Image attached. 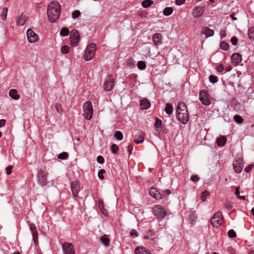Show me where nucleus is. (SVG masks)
<instances>
[{
	"mask_svg": "<svg viewBox=\"0 0 254 254\" xmlns=\"http://www.w3.org/2000/svg\"><path fill=\"white\" fill-rule=\"evenodd\" d=\"M61 13V6L55 1H51L47 7V16L51 23H55L59 19Z\"/></svg>",
	"mask_w": 254,
	"mask_h": 254,
	"instance_id": "1",
	"label": "nucleus"
},
{
	"mask_svg": "<svg viewBox=\"0 0 254 254\" xmlns=\"http://www.w3.org/2000/svg\"><path fill=\"white\" fill-rule=\"evenodd\" d=\"M177 118L183 124H186L189 120V116L187 107L184 103H179L177 107Z\"/></svg>",
	"mask_w": 254,
	"mask_h": 254,
	"instance_id": "2",
	"label": "nucleus"
},
{
	"mask_svg": "<svg viewBox=\"0 0 254 254\" xmlns=\"http://www.w3.org/2000/svg\"><path fill=\"white\" fill-rule=\"evenodd\" d=\"M153 213L159 221H161L167 215L165 208L160 205H156L153 207Z\"/></svg>",
	"mask_w": 254,
	"mask_h": 254,
	"instance_id": "3",
	"label": "nucleus"
},
{
	"mask_svg": "<svg viewBox=\"0 0 254 254\" xmlns=\"http://www.w3.org/2000/svg\"><path fill=\"white\" fill-rule=\"evenodd\" d=\"M96 46L94 43L89 44L86 48L83 59L85 61L91 60L95 56Z\"/></svg>",
	"mask_w": 254,
	"mask_h": 254,
	"instance_id": "4",
	"label": "nucleus"
},
{
	"mask_svg": "<svg viewBox=\"0 0 254 254\" xmlns=\"http://www.w3.org/2000/svg\"><path fill=\"white\" fill-rule=\"evenodd\" d=\"M83 116H84L87 120H90L93 115V108L91 102L87 101L83 104Z\"/></svg>",
	"mask_w": 254,
	"mask_h": 254,
	"instance_id": "5",
	"label": "nucleus"
},
{
	"mask_svg": "<svg viewBox=\"0 0 254 254\" xmlns=\"http://www.w3.org/2000/svg\"><path fill=\"white\" fill-rule=\"evenodd\" d=\"M48 173L39 169L38 171L37 174V181L38 183L42 187H46L48 186V181L47 180Z\"/></svg>",
	"mask_w": 254,
	"mask_h": 254,
	"instance_id": "6",
	"label": "nucleus"
},
{
	"mask_svg": "<svg viewBox=\"0 0 254 254\" xmlns=\"http://www.w3.org/2000/svg\"><path fill=\"white\" fill-rule=\"evenodd\" d=\"M115 85V80L112 75H108L103 84V89L106 91H110Z\"/></svg>",
	"mask_w": 254,
	"mask_h": 254,
	"instance_id": "7",
	"label": "nucleus"
},
{
	"mask_svg": "<svg viewBox=\"0 0 254 254\" xmlns=\"http://www.w3.org/2000/svg\"><path fill=\"white\" fill-rule=\"evenodd\" d=\"M222 215L221 212L215 213L212 218L210 219V222L214 227H218L222 223Z\"/></svg>",
	"mask_w": 254,
	"mask_h": 254,
	"instance_id": "8",
	"label": "nucleus"
},
{
	"mask_svg": "<svg viewBox=\"0 0 254 254\" xmlns=\"http://www.w3.org/2000/svg\"><path fill=\"white\" fill-rule=\"evenodd\" d=\"M71 44L73 47H76L79 41L80 37L78 31L76 29L71 30L70 34Z\"/></svg>",
	"mask_w": 254,
	"mask_h": 254,
	"instance_id": "9",
	"label": "nucleus"
},
{
	"mask_svg": "<svg viewBox=\"0 0 254 254\" xmlns=\"http://www.w3.org/2000/svg\"><path fill=\"white\" fill-rule=\"evenodd\" d=\"M199 96V100L203 105L208 106L210 104L211 101L209 96L206 91L204 90L200 91Z\"/></svg>",
	"mask_w": 254,
	"mask_h": 254,
	"instance_id": "10",
	"label": "nucleus"
},
{
	"mask_svg": "<svg viewBox=\"0 0 254 254\" xmlns=\"http://www.w3.org/2000/svg\"><path fill=\"white\" fill-rule=\"evenodd\" d=\"M204 10L205 5L204 3H201L193 9L192 12L193 16L195 18L199 17L203 13Z\"/></svg>",
	"mask_w": 254,
	"mask_h": 254,
	"instance_id": "11",
	"label": "nucleus"
},
{
	"mask_svg": "<svg viewBox=\"0 0 254 254\" xmlns=\"http://www.w3.org/2000/svg\"><path fill=\"white\" fill-rule=\"evenodd\" d=\"M64 254H75L73 245L69 243H64L62 245Z\"/></svg>",
	"mask_w": 254,
	"mask_h": 254,
	"instance_id": "12",
	"label": "nucleus"
},
{
	"mask_svg": "<svg viewBox=\"0 0 254 254\" xmlns=\"http://www.w3.org/2000/svg\"><path fill=\"white\" fill-rule=\"evenodd\" d=\"M70 188L72 195L74 197H76L80 190V184L79 182L78 181L72 182L70 184Z\"/></svg>",
	"mask_w": 254,
	"mask_h": 254,
	"instance_id": "13",
	"label": "nucleus"
},
{
	"mask_svg": "<svg viewBox=\"0 0 254 254\" xmlns=\"http://www.w3.org/2000/svg\"><path fill=\"white\" fill-rule=\"evenodd\" d=\"M26 34L29 42L32 43L38 41V36L31 29H28Z\"/></svg>",
	"mask_w": 254,
	"mask_h": 254,
	"instance_id": "14",
	"label": "nucleus"
},
{
	"mask_svg": "<svg viewBox=\"0 0 254 254\" xmlns=\"http://www.w3.org/2000/svg\"><path fill=\"white\" fill-rule=\"evenodd\" d=\"M30 229L32 234L33 242L37 244L38 243V232L35 225L31 223L30 224Z\"/></svg>",
	"mask_w": 254,
	"mask_h": 254,
	"instance_id": "15",
	"label": "nucleus"
},
{
	"mask_svg": "<svg viewBox=\"0 0 254 254\" xmlns=\"http://www.w3.org/2000/svg\"><path fill=\"white\" fill-rule=\"evenodd\" d=\"M231 60L233 64L236 66L241 62L242 56L240 54L236 53L232 55Z\"/></svg>",
	"mask_w": 254,
	"mask_h": 254,
	"instance_id": "16",
	"label": "nucleus"
},
{
	"mask_svg": "<svg viewBox=\"0 0 254 254\" xmlns=\"http://www.w3.org/2000/svg\"><path fill=\"white\" fill-rule=\"evenodd\" d=\"M149 193L156 199L160 200L162 198V195L155 188H151L149 190Z\"/></svg>",
	"mask_w": 254,
	"mask_h": 254,
	"instance_id": "17",
	"label": "nucleus"
},
{
	"mask_svg": "<svg viewBox=\"0 0 254 254\" xmlns=\"http://www.w3.org/2000/svg\"><path fill=\"white\" fill-rule=\"evenodd\" d=\"M154 126L156 131L160 134L162 130V121L159 118H156Z\"/></svg>",
	"mask_w": 254,
	"mask_h": 254,
	"instance_id": "18",
	"label": "nucleus"
},
{
	"mask_svg": "<svg viewBox=\"0 0 254 254\" xmlns=\"http://www.w3.org/2000/svg\"><path fill=\"white\" fill-rule=\"evenodd\" d=\"M201 33L204 34L206 37H209L213 36L214 32L208 27H204L201 29Z\"/></svg>",
	"mask_w": 254,
	"mask_h": 254,
	"instance_id": "19",
	"label": "nucleus"
},
{
	"mask_svg": "<svg viewBox=\"0 0 254 254\" xmlns=\"http://www.w3.org/2000/svg\"><path fill=\"white\" fill-rule=\"evenodd\" d=\"M27 17L22 14L16 19V22L17 26H23L26 22Z\"/></svg>",
	"mask_w": 254,
	"mask_h": 254,
	"instance_id": "20",
	"label": "nucleus"
},
{
	"mask_svg": "<svg viewBox=\"0 0 254 254\" xmlns=\"http://www.w3.org/2000/svg\"><path fill=\"white\" fill-rule=\"evenodd\" d=\"M140 106L142 110H146L150 107V103L147 99H143L140 100Z\"/></svg>",
	"mask_w": 254,
	"mask_h": 254,
	"instance_id": "21",
	"label": "nucleus"
},
{
	"mask_svg": "<svg viewBox=\"0 0 254 254\" xmlns=\"http://www.w3.org/2000/svg\"><path fill=\"white\" fill-rule=\"evenodd\" d=\"M162 35L160 33H155L153 35L152 40L155 45H159L161 43Z\"/></svg>",
	"mask_w": 254,
	"mask_h": 254,
	"instance_id": "22",
	"label": "nucleus"
},
{
	"mask_svg": "<svg viewBox=\"0 0 254 254\" xmlns=\"http://www.w3.org/2000/svg\"><path fill=\"white\" fill-rule=\"evenodd\" d=\"M134 253L135 254H151L149 251L143 247L136 248Z\"/></svg>",
	"mask_w": 254,
	"mask_h": 254,
	"instance_id": "23",
	"label": "nucleus"
},
{
	"mask_svg": "<svg viewBox=\"0 0 254 254\" xmlns=\"http://www.w3.org/2000/svg\"><path fill=\"white\" fill-rule=\"evenodd\" d=\"M9 95L14 100H18L19 98V95L16 89H10L9 91Z\"/></svg>",
	"mask_w": 254,
	"mask_h": 254,
	"instance_id": "24",
	"label": "nucleus"
},
{
	"mask_svg": "<svg viewBox=\"0 0 254 254\" xmlns=\"http://www.w3.org/2000/svg\"><path fill=\"white\" fill-rule=\"evenodd\" d=\"M226 141L227 139L225 136H220L217 139L216 143L219 146H223L225 144Z\"/></svg>",
	"mask_w": 254,
	"mask_h": 254,
	"instance_id": "25",
	"label": "nucleus"
},
{
	"mask_svg": "<svg viewBox=\"0 0 254 254\" xmlns=\"http://www.w3.org/2000/svg\"><path fill=\"white\" fill-rule=\"evenodd\" d=\"M189 220L190 224L194 225L196 220V216L194 212H192L189 216Z\"/></svg>",
	"mask_w": 254,
	"mask_h": 254,
	"instance_id": "26",
	"label": "nucleus"
},
{
	"mask_svg": "<svg viewBox=\"0 0 254 254\" xmlns=\"http://www.w3.org/2000/svg\"><path fill=\"white\" fill-rule=\"evenodd\" d=\"M244 164L242 163H238L237 165H235L234 166V169L235 172L236 173H240L243 170Z\"/></svg>",
	"mask_w": 254,
	"mask_h": 254,
	"instance_id": "27",
	"label": "nucleus"
},
{
	"mask_svg": "<svg viewBox=\"0 0 254 254\" xmlns=\"http://www.w3.org/2000/svg\"><path fill=\"white\" fill-rule=\"evenodd\" d=\"M173 12V8L172 7H166L163 10V14L166 16L171 15Z\"/></svg>",
	"mask_w": 254,
	"mask_h": 254,
	"instance_id": "28",
	"label": "nucleus"
},
{
	"mask_svg": "<svg viewBox=\"0 0 254 254\" xmlns=\"http://www.w3.org/2000/svg\"><path fill=\"white\" fill-rule=\"evenodd\" d=\"M165 111L166 113L168 114L169 115H170L172 114L173 112V108L171 104L167 103L166 105Z\"/></svg>",
	"mask_w": 254,
	"mask_h": 254,
	"instance_id": "29",
	"label": "nucleus"
},
{
	"mask_svg": "<svg viewBox=\"0 0 254 254\" xmlns=\"http://www.w3.org/2000/svg\"><path fill=\"white\" fill-rule=\"evenodd\" d=\"M248 34L250 39L254 41V27H251L249 29Z\"/></svg>",
	"mask_w": 254,
	"mask_h": 254,
	"instance_id": "30",
	"label": "nucleus"
},
{
	"mask_svg": "<svg viewBox=\"0 0 254 254\" xmlns=\"http://www.w3.org/2000/svg\"><path fill=\"white\" fill-rule=\"evenodd\" d=\"M7 11L8 9L7 7H4L2 9L1 12L0 13V16L3 20H6V19Z\"/></svg>",
	"mask_w": 254,
	"mask_h": 254,
	"instance_id": "31",
	"label": "nucleus"
},
{
	"mask_svg": "<svg viewBox=\"0 0 254 254\" xmlns=\"http://www.w3.org/2000/svg\"><path fill=\"white\" fill-rule=\"evenodd\" d=\"M153 1L151 0H144L142 2V5L144 8H147L151 6Z\"/></svg>",
	"mask_w": 254,
	"mask_h": 254,
	"instance_id": "32",
	"label": "nucleus"
},
{
	"mask_svg": "<svg viewBox=\"0 0 254 254\" xmlns=\"http://www.w3.org/2000/svg\"><path fill=\"white\" fill-rule=\"evenodd\" d=\"M101 242L105 246H108L109 245V239L105 236H103L100 238Z\"/></svg>",
	"mask_w": 254,
	"mask_h": 254,
	"instance_id": "33",
	"label": "nucleus"
},
{
	"mask_svg": "<svg viewBox=\"0 0 254 254\" xmlns=\"http://www.w3.org/2000/svg\"><path fill=\"white\" fill-rule=\"evenodd\" d=\"M55 108H56V110L57 112L59 114L61 115V114H62L63 113V111L62 105L60 103H56L55 104Z\"/></svg>",
	"mask_w": 254,
	"mask_h": 254,
	"instance_id": "34",
	"label": "nucleus"
},
{
	"mask_svg": "<svg viewBox=\"0 0 254 254\" xmlns=\"http://www.w3.org/2000/svg\"><path fill=\"white\" fill-rule=\"evenodd\" d=\"M115 137L118 140H121L123 138V135L121 131H116L115 133Z\"/></svg>",
	"mask_w": 254,
	"mask_h": 254,
	"instance_id": "35",
	"label": "nucleus"
},
{
	"mask_svg": "<svg viewBox=\"0 0 254 254\" xmlns=\"http://www.w3.org/2000/svg\"><path fill=\"white\" fill-rule=\"evenodd\" d=\"M137 67L140 70H143L146 68L145 63L142 61H139L137 63Z\"/></svg>",
	"mask_w": 254,
	"mask_h": 254,
	"instance_id": "36",
	"label": "nucleus"
},
{
	"mask_svg": "<svg viewBox=\"0 0 254 254\" xmlns=\"http://www.w3.org/2000/svg\"><path fill=\"white\" fill-rule=\"evenodd\" d=\"M220 48L224 51H226L229 49V44L225 42H222L220 44Z\"/></svg>",
	"mask_w": 254,
	"mask_h": 254,
	"instance_id": "37",
	"label": "nucleus"
},
{
	"mask_svg": "<svg viewBox=\"0 0 254 254\" xmlns=\"http://www.w3.org/2000/svg\"><path fill=\"white\" fill-rule=\"evenodd\" d=\"M69 34V30L66 28H63L60 31V35L62 36H66Z\"/></svg>",
	"mask_w": 254,
	"mask_h": 254,
	"instance_id": "38",
	"label": "nucleus"
},
{
	"mask_svg": "<svg viewBox=\"0 0 254 254\" xmlns=\"http://www.w3.org/2000/svg\"><path fill=\"white\" fill-rule=\"evenodd\" d=\"M234 119L235 122L239 124L243 123L244 121L243 118L238 115H235L234 117Z\"/></svg>",
	"mask_w": 254,
	"mask_h": 254,
	"instance_id": "39",
	"label": "nucleus"
},
{
	"mask_svg": "<svg viewBox=\"0 0 254 254\" xmlns=\"http://www.w3.org/2000/svg\"><path fill=\"white\" fill-rule=\"evenodd\" d=\"M144 136L142 134H140L139 135V136H138V138H136L135 140H134V142L136 143V144H139V143H141L143 142L144 141Z\"/></svg>",
	"mask_w": 254,
	"mask_h": 254,
	"instance_id": "40",
	"label": "nucleus"
},
{
	"mask_svg": "<svg viewBox=\"0 0 254 254\" xmlns=\"http://www.w3.org/2000/svg\"><path fill=\"white\" fill-rule=\"evenodd\" d=\"M209 192L208 191H204L201 194V199L202 201L206 200V197L209 195Z\"/></svg>",
	"mask_w": 254,
	"mask_h": 254,
	"instance_id": "41",
	"label": "nucleus"
},
{
	"mask_svg": "<svg viewBox=\"0 0 254 254\" xmlns=\"http://www.w3.org/2000/svg\"><path fill=\"white\" fill-rule=\"evenodd\" d=\"M67 156V154L66 152H63L58 155V158L61 160H64L66 159Z\"/></svg>",
	"mask_w": 254,
	"mask_h": 254,
	"instance_id": "42",
	"label": "nucleus"
},
{
	"mask_svg": "<svg viewBox=\"0 0 254 254\" xmlns=\"http://www.w3.org/2000/svg\"><path fill=\"white\" fill-rule=\"evenodd\" d=\"M61 51L64 54H67L69 52V47L66 45L63 46L61 47Z\"/></svg>",
	"mask_w": 254,
	"mask_h": 254,
	"instance_id": "43",
	"label": "nucleus"
},
{
	"mask_svg": "<svg viewBox=\"0 0 254 254\" xmlns=\"http://www.w3.org/2000/svg\"><path fill=\"white\" fill-rule=\"evenodd\" d=\"M135 61L132 59H129L127 61V64L130 67L134 66Z\"/></svg>",
	"mask_w": 254,
	"mask_h": 254,
	"instance_id": "44",
	"label": "nucleus"
},
{
	"mask_svg": "<svg viewBox=\"0 0 254 254\" xmlns=\"http://www.w3.org/2000/svg\"><path fill=\"white\" fill-rule=\"evenodd\" d=\"M119 148L116 144H113L111 145V150L113 153H114V154L117 153L118 151L119 150Z\"/></svg>",
	"mask_w": 254,
	"mask_h": 254,
	"instance_id": "45",
	"label": "nucleus"
},
{
	"mask_svg": "<svg viewBox=\"0 0 254 254\" xmlns=\"http://www.w3.org/2000/svg\"><path fill=\"white\" fill-rule=\"evenodd\" d=\"M209 81L212 83H215L217 82V78L213 75H210L209 78Z\"/></svg>",
	"mask_w": 254,
	"mask_h": 254,
	"instance_id": "46",
	"label": "nucleus"
},
{
	"mask_svg": "<svg viewBox=\"0 0 254 254\" xmlns=\"http://www.w3.org/2000/svg\"><path fill=\"white\" fill-rule=\"evenodd\" d=\"M80 14V11L79 10H74L72 13V18L75 19V18H78Z\"/></svg>",
	"mask_w": 254,
	"mask_h": 254,
	"instance_id": "47",
	"label": "nucleus"
},
{
	"mask_svg": "<svg viewBox=\"0 0 254 254\" xmlns=\"http://www.w3.org/2000/svg\"><path fill=\"white\" fill-rule=\"evenodd\" d=\"M228 236L230 238H234L236 237V233L233 230H230L228 231Z\"/></svg>",
	"mask_w": 254,
	"mask_h": 254,
	"instance_id": "48",
	"label": "nucleus"
},
{
	"mask_svg": "<svg viewBox=\"0 0 254 254\" xmlns=\"http://www.w3.org/2000/svg\"><path fill=\"white\" fill-rule=\"evenodd\" d=\"M105 172V170L104 169H101L98 173V176L99 178L101 180H102L104 179V176L103 175V174H104Z\"/></svg>",
	"mask_w": 254,
	"mask_h": 254,
	"instance_id": "49",
	"label": "nucleus"
},
{
	"mask_svg": "<svg viewBox=\"0 0 254 254\" xmlns=\"http://www.w3.org/2000/svg\"><path fill=\"white\" fill-rule=\"evenodd\" d=\"M226 32L225 29H222L220 31V36L221 39H223L226 37Z\"/></svg>",
	"mask_w": 254,
	"mask_h": 254,
	"instance_id": "50",
	"label": "nucleus"
},
{
	"mask_svg": "<svg viewBox=\"0 0 254 254\" xmlns=\"http://www.w3.org/2000/svg\"><path fill=\"white\" fill-rule=\"evenodd\" d=\"M97 161L98 163L102 164L104 162V158L102 156H98L97 157Z\"/></svg>",
	"mask_w": 254,
	"mask_h": 254,
	"instance_id": "51",
	"label": "nucleus"
},
{
	"mask_svg": "<svg viewBox=\"0 0 254 254\" xmlns=\"http://www.w3.org/2000/svg\"><path fill=\"white\" fill-rule=\"evenodd\" d=\"M130 235L133 237H136L138 236V233L135 230L132 229L130 232Z\"/></svg>",
	"mask_w": 254,
	"mask_h": 254,
	"instance_id": "52",
	"label": "nucleus"
},
{
	"mask_svg": "<svg viewBox=\"0 0 254 254\" xmlns=\"http://www.w3.org/2000/svg\"><path fill=\"white\" fill-rule=\"evenodd\" d=\"M231 42L233 45L235 46L237 44L238 39L236 37H233L231 39Z\"/></svg>",
	"mask_w": 254,
	"mask_h": 254,
	"instance_id": "53",
	"label": "nucleus"
},
{
	"mask_svg": "<svg viewBox=\"0 0 254 254\" xmlns=\"http://www.w3.org/2000/svg\"><path fill=\"white\" fill-rule=\"evenodd\" d=\"M199 178L196 175H193L191 176L190 180L193 182H197L199 180Z\"/></svg>",
	"mask_w": 254,
	"mask_h": 254,
	"instance_id": "54",
	"label": "nucleus"
},
{
	"mask_svg": "<svg viewBox=\"0 0 254 254\" xmlns=\"http://www.w3.org/2000/svg\"><path fill=\"white\" fill-rule=\"evenodd\" d=\"M13 168V166H9L8 167H7L6 168V174L7 175H10L11 174V172H12V169Z\"/></svg>",
	"mask_w": 254,
	"mask_h": 254,
	"instance_id": "55",
	"label": "nucleus"
},
{
	"mask_svg": "<svg viewBox=\"0 0 254 254\" xmlns=\"http://www.w3.org/2000/svg\"><path fill=\"white\" fill-rule=\"evenodd\" d=\"M217 69L219 72H222L224 70V67L223 64H219L217 66Z\"/></svg>",
	"mask_w": 254,
	"mask_h": 254,
	"instance_id": "56",
	"label": "nucleus"
},
{
	"mask_svg": "<svg viewBox=\"0 0 254 254\" xmlns=\"http://www.w3.org/2000/svg\"><path fill=\"white\" fill-rule=\"evenodd\" d=\"M186 0H176V4L178 5H181L184 4Z\"/></svg>",
	"mask_w": 254,
	"mask_h": 254,
	"instance_id": "57",
	"label": "nucleus"
},
{
	"mask_svg": "<svg viewBox=\"0 0 254 254\" xmlns=\"http://www.w3.org/2000/svg\"><path fill=\"white\" fill-rule=\"evenodd\" d=\"M253 164H250L247 167H246L245 169V172H249L250 170L253 168Z\"/></svg>",
	"mask_w": 254,
	"mask_h": 254,
	"instance_id": "58",
	"label": "nucleus"
},
{
	"mask_svg": "<svg viewBox=\"0 0 254 254\" xmlns=\"http://www.w3.org/2000/svg\"><path fill=\"white\" fill-rule=\"evenodd\" d=\"M6 121L5 120H0V127H3L5 124Z\"/></svg>",
	"mask_w": 254,
	"mask_h": 254,
	"instance_id": "59",
	"label": "nucleus"
},
{
	"mask_svg": "<svg viewBox=\"0 0 254 254\" xmlns=\"http://www.w3.org/2000/svg\"><path fill=\"white\" fill-rule=\"evenodd\" d=\"M235 194L236 195L237 197L240 195V190L239 187H237L236 189V191L235 192Z\"/></svg>",
	"mask_w": 254,
	"mask_h": 254,
	"instance_id": "60",
	"label": "nucleus"
},
{
	"mask_svg": "<svg viewBox=\"0 0 254 254\" xmlns=\"http://www.w3.org/2000/svg\"><path fill=\"white\" fill-rule=\"evenodd\" d=\"M225 207L227 209V210H230L232 209V206L230 203H227L225 205Z\"/></svg>",
	"mask_w": 254,
	"mask_h": 254,
	"instance_id": "61",
	"label": "nucleus"
},
{
	"mask_svg": "<svg viewBox=\"0 0 254 254\" xmlns=\"http://www.w3.org/2000/svg\"><path fill=\"white\" fill-rule=\"evenodd\" d=\"M232 69V67L231 66H227L226 68H225V70H226V72H229L230 71H231Z\"/></svg>",
	"mask_w": 254,
	"mask_h": 254,
	"instance_id": "62",
	"label": "nucleus"
},
{
	"mask_svg": "<svg viewBox=\"0 0 254 254\" xmlns=\"http://www.w3.org/2000/svg\"><path fill=\"white\" fill-rule=\"evenodd\" d=\"M237 198L243 200H245V197L244 196H240V195H239L238 197H237Z\"/></svg>",
	"mask_w": 254,
	"mask_h": 254,
	"instance_id": "63",
	"label": "nucleus"
},
{
	"mask_svg": "<svg viewBox=\"0 0 254 254\" xmlns=\"http://www.w3.org/2000/svg\"><path fill=\"white\" fill-rule=\"evenodd\" d=\"M162 132L165 133V134H166L167 132H168V130L166 128H162Z\"/></svg>",
	"mask_w": 254,
	"mask_h": 254,
	"instance_id": "64",
	"label": "nucleus"
}]
</instances>
